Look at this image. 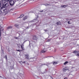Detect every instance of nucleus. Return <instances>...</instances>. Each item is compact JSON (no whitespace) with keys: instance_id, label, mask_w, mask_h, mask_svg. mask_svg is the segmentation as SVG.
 Segmentation results:
<instances>
[{"instance_id":"f257e3e1","label":"nucleus","mask_w":79,"mask_h":79,"mask_svg":"<svg viewBox=\"0 0 79 79\" xmlns=\"http://www.w3.org/2000/svg\"><path fill=\"white\" fill-rule=\"evenodd\" d=\"M9 3L10 6H13L15 4V2L13 0H11L9 1Z\"/></svg>"},{"instance_id":"f03ea898","label":"nucleus","mask_w":79,"mask_h":79,"mask_svg":"<svg viewBox=\"0 0 79 79\" xmlns=\"http://www.w3.org/2000/svg\"><path fill=\"white\" fill-rule=\"evenodd\" d=\"M9 5L8 3H4L3 4H2L3 9L4 8H6L7 6H8Z\"/></svg>"},{"instance_id":"7ed1b4c3","label":"nucleus","mask_w":79,"mask_h":79,"mask_svg":"<svg viewBox=\"0 0 79 79\" xmlns=\"http://www.w3.org/2000/svg\"><path fill=\"white\" fill-rule=\"evenodd\" d=\"M37 39H38V38L37 36L35 35L33 37V40H36V42H37Z\"/></svg>"},{"instance_id":"20e7f679","label":"nucleus","mask_w":79,"mask_h":79,"mask_svg":"<svg viewBox=\"0 0 79 79\" xmlns=\"http://www.w3.org/2000/svg\"><path fill=\"white\" fill-rule=\"evenodd\" d=\"M36 17H35L36 19L32 20V21H31V22H35V21H37V18H39V16L38 15H36Z\"/></svg>"},{"instance_id":"39448f33","label":"nucleus","mask_w":79,"mask_h":79,"mask_svg":"<svg viewBox=\"0 0 79 79\" xmlns=\"http://www.w3.org/2000/svg\"><path fill=\"white\" fill-rule=\"evenodd\" d=\"M3 5H2L1 3L0 2V10L3 9Z\"/></svg>"},{"instance_id":"423d86ee","label":"nucleus","mask_w":79,"mask_h":79,"mask_svg":"<svg viewBox=\"0 0 79 79\" xmlns=\"http://www.w3.org/2000/svg\"><path fill=\"white\" fill-rule=\"evenodd\" d=\"M32 26H33V27H37V25H36V23H34L33 24H32Z\"/></svg>"},{"instance_id":"0eeeda50","label":"nucleus","mask_w":79,"mask_h":79,"mask_svg":"<svg viewBox=\"0 0 79 79\" xmlns=\"http://www.w3.org/2000/svg\"><path fill=\"white\" fill-rule=\"evenodd\" d=\"M15 27H18L19 28V25L15 24Z\"/></svg>"},{"instance_id":"6e6552de","label":"nucleus","mask_w":79,"mask_h":79,"mask_svg":"<svg viewBox=\"0 0 79 79\" xmlns=\"http://www.w3.org/2000/svg\"><path fill=\"white\" fill-rule=\"evenodd\" d=\"M19 63H20V64H25L26 63V62L25 61H20L19 62Z\"/></svg>"},{"instance_id":"1a4fd4ad","label":"nucleus","mask_w":79,"mask_h":79,"mask_svg":"<svg viewBox=\"0 0 79 79\" xmlns=\"http://www.w3.org/2000/svg\"><path fill=\"white\" fill-rule=\"evenodd\" d=\"M24 16V15L22 14L20 15V16L18 17V18H23Z\"/></svg>"},{"instance_id":"9d476101","label":"nucleus","mask_w":79,"mask_h":79,"mask_svg":"<svg viewBox=\"0 0 79 79\" xmlns=\"http://www.w3.org/2000/svg\"><path fill=\"white\" fill-rule=\"evenodd\" d=\"M67 68L65 67V68H64L63 69V70L64 71H67Z\"/></svg>"},{"instance_id":"9b49d317","label":"nucleus","mask_w":79,"mask_h":79,"mask_svg":"<svg viewBox=\"0 0 79 79\" xmlns=\"http://www.w3.org/2000/svg\"><path fill=\"white\" fill-rule=\"evenodd\" d=\"M27 16L24 17L23 18V20H26V19H27Z\"/></svg>"},{"instance_id":"f8f14e48","label":"nucleus","mask_w":79,"mask_h":79,"mask_svg":"<svg viewBox=\"0 0 79 79\" xmlns=\"http://www.w3.org/2000/svg\"><path fill=\"white\" fill-rule=\"evenodd\" d=\"M11 28H13V27L10 26L7 28V29H11Z\"/></svg>"},{"instance_id":"ddd939ff","label":"nucleus","mask_w":79,"mask_h":79,"mask_svg":"<svg viewBox=\"0 0 79 79\" xmlns=\"http://www.w3.org/2000/svg\"><path fill=\"white\" fill-rule=\"evenodd\" d=\"M44 5H45V6H50V4H47V3H46L45 4H43Z\"/></svg>"},{"instance_id":"4468645a","label":"nucleus","mask_w":79,"mask_h":79,"mask_svg":"<svg viewBox=\"0 0 79 79\" xmlns=\"http://www.w3.org/2000/svg\"><path fill=\"white\" fill-rule=\"evenodd\" d=\"M2 28L0 29V40L1 39V37H2V36L1 35V31H2Z\"/></svg>"},{"instance_id":"2eb2a0df","label":"nucleus","mask_w":79,"mask_h":79,"mask_svg":"<svg viewBox=\"0 0 79 79\" xmlns=\"http://www.w3.org/2000/svg\"><path fill=\"white\" fill-rule=\"evenodd\" d=\"M68 61H66L64 63V65H65L66 64H68Z\"/></svg>"},{"instance_id":"dca6fc26","label":"nucleus","mask_w":79,"mask_h":79,"mask_svg":"<svg viewBox=\"0 0 79 79\" xmlns=\"http://www.w3.org/2000/svg\"><path fill=\"white\" fill-rule=\"evenodd\" d=\"M20 46H21V48L23 50H24V48L23 47V46H22V45H20Z\"/></svg>"},{"instance_id":"f3484780","label":"nucleus","mask_w":79,"mask_h":79,"mask_svg":"<svg viewBox=\"0 0 79 79\" xmlns=\"http://www.w3.org/2000/svg\"><path fill=\"white\" fill-rule=\"evenodd\" d=\"M57 25H60L61 24V22H57Z\"/></svg>"},{"instance_id":"a211bd4d","label":"nucleus","mask_w":79,"mask_h":79,"mask_svg":"<svg viewBox=\"0 0 79 79\" xmlns=\"http://www.w3.org/2000/svg\"><path fill=\"white\" fill-rule=\"evenodd\" d=\"M58 64V63L56 61H54L53 63V64Z\"/></svg>"},{"instance_id":"6ab92c4d","label":"nucleus","mask_w":79,"mask_h":79,"mask_svg":"<svg viewBox=\"0 0 79 79\" xmlns=\"http://www.w3.org/2000/svg\"><path fill=\"white\" fill-rule=\"evenodd\" d=\"M1 53H4V51L3 49H2V48H1Z\"/></svg>"},{"instance_id":"aec40b11","label":"nucleus","mask_w":79,"mask_h":79,"mask_svg":"<svg viewBox=\"0 0 79 79\" xmlns=\"http://www.w3.org/2000/svg\"><path fill=\"white\" fill-rule=\"evenodd\" d=\"M41 53H45L46 52V51L43 50V51H41Z\"/></svg>"},{"instance_id":"412c9836","label":"nucleus","mask_w":79,"mask_h":79,"mask_svg":"<svg viewBox=\"0 0 79 79\" xmlns=\"http://www.w3.org/2000/svg\"><path fill=\"white\" fill-rule=\"evenodd\" d=\"M73 53H79V51H75L74 52H73Z\"/></svg>"},{"instance_id":"4be33fe9","label":"nucleus","mask_w":79,"mask_h":79,"mask_svg":"<svg viewBox=\"0 0 79 79\" xmlns=\"http://www.w3.org/2000/svg\"><path fill=\"white\" fill-rule=\"evenodd\" d=\"M44 11V13H47L48 12V11H47V10H44V11Z\"/></svg>"},{"instance_id":"5701e85b","label":"nucleus","mask_w":79,"mask_h":79,"mask_svg":"<svg viewBox=\"0 0 79 79\" xmlns=\"http://www.w3.org/2000/svg\"><path fill=\"white\" fill-rule=\"evenodd\" d=\"M37 69H40V68H40V66H38L37 67Z\"/></svg>"},{"instance_id":"b1692460","label":"nucleus","mask_w":79,"mask_h":79,"mask_svg":"<svg viewBox=\"0 0 79 79\" xmlns=\"http://www.w3.org/2000/svg\"><path fill=\"white\" fill-rule=\"evenodd\" d=\"M17 51H18V52H21L23 51L22 50H17Z\"/></svg>"},{"instance_id":"393cba45","label":"nucleus","mask_w":79,"mask_h":79,"mask_svg":"<svg viewBox=\"0 0 79 79\" xmlns=\"http://www.w3.org/2000/svg\"><path fill=\"white\" fill-rule=\"evenodd\" d=\"M4 58H6V60H7V56L6 55L5 56Z\"/></svg>"},{"instance_id":"a878e982","label":"nucleus","mask_w":79,"mask_h":79,"mask_svg":"<svg viewBox=\"0 0 79 79\" xmlns=\"http://www.w3.org/2000/svg\"><path fill=\"white\" fill-rule=\"evenodd\" d=\"M11 0H5V1L6 2H10V1H11Z\"/></svg>"},{"instance_id":"bb28decb","label":"nucleus","mask_w":79,"mask_h":79,"mask_svg":"<svg viewBox=\"0 0 79 79\" xmlns=\"http://www.w3.org/2000/svg\"><path fill=\"white\" fill-rule=\"evenodd\" d=\"M31 58L32 59H33V61H34V60H34L35 59V57Z\"/></svg>"},{"instance_id":"cd10ccee","label":"nucleus","mask_w":79,"mask_h":79,"mask_svg":"<svg viewBox=\"0 0 79 79\" xmlns=\"http://www.w3.org/2000/svg\"><path fill=\"white\" fill-rule=\"evenodd\" d=\"M25 56L27 57L29 56L27 54H25Z\"/></svg>"},{"instance_id":"c85d7f7f","label":"nucleus","mask_w":79,"mask_h":79,"mask_svg":"<svg viewBox=\"0 0 79 79\" xmlns=\"http://www.w3.org/2000/svg\"><path fill=\"white\" fill-rule=\"evenodd\" d=\"M14 38L15 39H18V38L17 37L15 36L14 37Z\"/></svg>"},{"instance_id":"c756f323","label":"nucleus","mask_w":79,"mask_h":79,"mask_svg":"<svg viewBox=\"0 0 79 79\" xmlns=\"http://www.w3.org/2000/svg\"><path fill=\"white\" fill-rule=\"evenodd\" d=\"M46 64H41V65H40V66H43V65H46Z\"/></svg>"},{"instance_id":"7c9ffc66","label":"nucleus","mask_w":79,"mask_h":79,"mask_svg":"<svg viewBox=\"0 0 79 79\" xmlns=\"http://www.w3.org/2000/svg\"><path fill=\"white\" fill-rule=\"evenodd\" d=\"M47 69H45V72H44V73H43V74H44V73H46V72H47Z\"/></svg>"},{"instance_id":"2f4dec72","label":"nucleus","mask_w":79,"mask_h":79,"mask_svg":"<svg viewBox=\"0 0 79 79\" xmlns=\"http://www.w3.org/2000/svg\"><path fill=\"white\" fill-rule=\"evenodd\" d=\"M76 56H79V53L76 54Z\"/></svg>"},{"instance_id":"473e14b6","label":"nucleus","mask_w":79,"mask_h":79,"mask_svg":"<svg viewBox=\"0 0 79 79\" xmlns=\"http://www.w3.org/2000/svg\"><path fill=\"white\" fill-rule=\"evenodd\" d=\"M26 59H27V60H29V57H28V56H27V57H26Z\"/></svg>"},{"instance_id":"72a5a7b5","label":"nucleus","mask_w":79,"mask_h":79,"mask_svg":"<svg viewBox=\"0 0 79 79\" xmlns=\"http://www.w3.org/2000/svg\"><path fill=\"white\" fill-rule=\"evenodd\" d=\"M40 13H42V12H44V10H42V11H40Z\"/></svg>"},{"instance_id":"f704fd0d","label":"nucleus","mask_w":79,"mask_h":79,"mask_svg":"<svg viewBox=\"0 0 79 79\" xmlns=\"http://www.w3.org/2000/svg\"><path fill=\"white\" fill-rule=\"evenodd\" d=\"M74 19H75V18H73L72 19H70V20H72Z\"/></svg>"},{"instance_id":"c9c22d12","label":"nucleus","mask_w":79,"mask_h":79,"mask_svg":"<svg viewBox=\"0 0 79 79\" xmlns=\"http://www.w3.org/2000/svg\"><path fill=\"white\" fill-rule=\"evenodd\" d=\"M64 79H68V77H65V78H64Z\"/></svg>"},{"instance_id":"e433bc0d","label":"nucleus","mask_w":79,"mask_h":79,"mask_svg":"<svg viewBox=\"0 0 79 79\" xmlns=\"http://www.w3.org/2000/svg\"><path fill=\"white\" fill-rule=\"evenodd\" d=\"M44 31H45V32H47V30L45 29V30H44Z\"/></svg>"},{"instance_id":"4c0bfd02","label":"nucleus","mask_w":79,"mask_h":79,"mask_svg":"<svg viewBox=\"0 0 79 79\" xmlns=\"http://www.w3.org/2000/svg\"><path fill=\"white\" fill-rule=\"evenodd\" d=\"M66 6L65 5H64V8H65L66 7Z\"/></svg>"},{"instance_id":"58836bf2","label":"nucleus","mask_w":79,"mask_h":79,"mask_svg":"<svg viewBox=\"0 0 79 79\" xmlns=\"http://www.w3.org/2000/svg\"><path fill=\"white\" fill-rule=\"evenodd\" d=\"M68 23L69 24H70V21L68 22Z\"/></svg>"},{"instance_id":"ea45409f","label":"nucleus","mask_w":79,"mask_h":79,"mask_svg":"<svg viewBox=\"0 0 79 79\" xmlns=\"http://www.w3.org/2000/svg\"><path fill=\"white\" fill-rule=\"evenodd\" d=\"M3 0H0V2H3Z\"/></svg>"},{"instance_id":"a19ab883","label":"nucleus","mask_w":79,"mask_h":79,"mask_svg":"<svg viewBox=\"0 0 79 79\" xmlns=\"http://www.w3.org/2000/svg\"><path fill=\"white\" fill-rule=\"evenodd\" d=\"M3 0H0V2H3Z\"/></svg>"},{"instance_id":"79ce46f5","label":"nucleus","mask_w":79,"mask_h":79,"mask_svg":"<svg viewBox=\"0 0 79 79\" xmlns=\"http://www.w3.org/2000/svg\"><path fill=\"white\" fill-rule=\"evenodd\" d=\"M37 56H40V55H39V54H38L37 55Z\"/></svg>"},{"instance_id":"37998d69","label":"nucleus","mask_w":79,"mask_h":79,"mask_svg":"<svg viewBox=\"0 0 79 79\" xmlns=\"http://www.w3.org/2000/svg\"><path fill=\"white\" fill-rule=\"evenodd\" d=\"M64 5H62V8H64Z\"/></svg>"},{"instance_id":"c03bdc74","label":"nucleus","mask_w":79,"mask_h":79,"mask_svg":"<svg viewBox=\"0 0 79 79\" xmlns=\"http://www.w3.org/2000/svg\"><path fill=\"white\" fill-rule=\"evenodd\" d=\"M48 64H46V65L47 66H48Z\"/></svg>"},{"instance_id":"a18cd8bd","label":"nucleus","mask_w":79,"mask_h":79,"mask_svg":"<svg viewBox=\"0 0 79 79\" xmlns=\"http://www.w3.org/2000/svg\"><path fill=\"white\" fill-rule=\"evenodd\" d=\"M74 67H72L71 68V69H73V68H74Z\"/></svg>"},{"instance_id":"49530a36","label":"nucleus","mask_w":79,"mask_h":79,"mask_svg":"<svg viewBox=\"0 0 79 79\" xmlns=\"http://www.w3.org/2000/svg\"><path fill=\"white\" fill-rule=\"evenodd\" d=\"M0 77L2 78V77L0 76Z\"/></svg>"},{"instance_id":"de8ad7c7","label":"nucleus","mask_w":79,"mask_h":79,"mask_svg":"<svg viewBox=\"0 0 79 79\" xmlns=\"http://www.w3.org/2000/svg\"><path fill=\"white\" fill-rule=\"evenodd\" d=\"M51 77L52 78V79H53V77Z\"/></svg>"},{"instance_id":"09e8293b","label":"nucleus","mask_w":79,"mask_h":79,"mask_svg":"<svg viewBox=\"0 0 79 79\" xmlns=\"http://www.w3.org/2000/svg\"><path fill=\"white\" fill-rule=\"evenodd\" d=\"M49 41H50V40H48Z\"/></svg>"},{"instance_id":"8fccbe9b","label":"nucleus","mask_w":79,"mask_h":79,"mask_svg":"<svg viewBox=\"0 0 79 79\" xmlns=\"http://www.w3.org/2000/svg\"><path fill=\"white\" fill-rule=\"evenodd\" d=\"M2 31L3 30V28H2Z\"/></svg>"},{"instance_id":"3c124183","label":"nucleus","mask_w":79,"mask_h":79,"mask_svg":"<svg viewBox=\"0 0 79 79\" xmlns=\"http://www.w3.org/2000/svg\"><path fill=\"white\" fill-rule=\"evenodd\" d=\"M3 10L4 11H5V10Z\"/></svg>"},{"instance_id":"603ef678","label":"nucleus","mask_w":79,"mask_h":79,"mask_svg":"<svg viewBox=\"0 0 79 79\" xmlns=\"http://www.w3.org/2000/svg\"><path fill=\"white\" fill-rule=\"evenodd\" d=\"M40 53L41 54V53H41V52H40Z\"/></svg>"},{"instance_id":"864d4df0","label":"nucleus","mask_w":79,"mask_h":79,"mask_svg":"<svg viewBox=\"0 0 79 79\" xmlns=\"http://www.w3.org/2000/svg\"><path fill=\"white\" fill-rule=\"evenodd\" d=\"M48 57H50V56H48Z\"/></svg>"},{"instance_id":"5fc2aeb1","label":"nucleus","mask_w":79,"mask_h":79,"mask_svg":"<svg viewBox=\"0 0 79 79\" xmlns=\"http://www.w3.org/2000/svg\"><path fill=\"white\" fill-rule=\"evenodd\" d=\"M47 57H46V58H47Z\"/></svg>"},{"instance_id":"6e6d98bb","label":"nucleus","mask_w":79,"mask_h":79,"mask_svg":"<svg viewBox=\"0 0 79 79\" xmlns=\"http://www.w3.org/2000/svg\"><path fill=\"white\" fill-rule=\"evenodd\" d=\"M30 45V44L29 45V46Z\"/></svg>"},{"instance_id":"4d7b16f0","label":"nucleus","mask_w":79,"mask_h":79,"mask_svg":"<svg viewBox=\"0 0 79 79\" xmlns=\"http://www.w3.org/2000/svg\"><path fill=\"white\" fill-rule=\"evenodd\" d=\"M30 42V41H29Z\"/></svg>"}]
</instances>
